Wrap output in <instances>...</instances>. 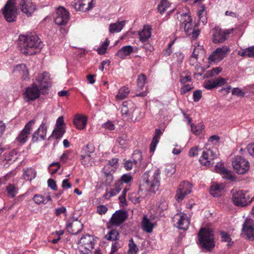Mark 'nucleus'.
Segmentation results:
<instances>
[{"label":"nucleus","instance_id":"f257e3e1","mask_svg":"<svg viewBox=\"0 0 254 254\" xmlns=\"http://www.w3.org/2000/svg\"><path fill=\"white\" fill-rule=\"evenodd\" d=\"M51 86V79L48 72L45 71L38 74L36 82L26 88L24 93L25 100L27 102L35 100L40 97L41 92L42 94H46Z\"/></svg>","mask_w":254,"mask_h":254},{"label":"nucleus","instance_id":"f03ea898","mask_svg":"<svg viewBox=\"0 0 254 254\" xmlns=\"http://www.w3.org/2000/svg\"><path fill=\"white\" fill-rule=\"evenodd\" d=\"M160 171L157 168L144 173L139 182L138 193L142 191L155 193L157 191L160 187Z\"/></svg>","mask_w":254,"mask_h":254},{"label":"nucleus","instance_id":"7ed1b4c3","mask_svg":"<svg viewBox=\"0 0 254 254\" xmlns=\"http://www.w3.org/2000/svg\"><path fill=\"white\" fill-rule=\"evenodd\" d=\"M19 49L25 55H32L40 52L43 44L36 34L20 35L18 41Z\"/></svg>","mask_w":254,"mask_h":254},{"label":"nucleus","instance_id":"20e7f679","mask_svg":"<svg viewBox=\"0 0 254 254\" xmlns=\"http://www.w3.org/2000/svg\"><path fill=\"white\" fill-rule=\"evenodd\" d=\"M199 245L203 251L211 252L215 246L214 233L209 228H202L197 234Z\"/></svg>","mask_w":254,"mask_h":254},{"label":"nucleus","instance_id":"39448f33","mask_svg":"<svg viewBox=\"0 0 254 254\" xmlns=\"http://www.w3.org/2000/svg\"><path fill=\"white\" fill-rule=\"evenodd\" d=\"M15 4L14 0H8L2 9V13L7 22H13L16 20L18 13Z\"/></svg>","mask_w":254,"mask_h":254},{"label":"nucleus","instance_id":"423d86ee","mask_svg":"<svg viewBox=\"0 0 254 254\" xmlns=\"http://www.w3.org/2000/svg\"><path fill=\"white\" fill-rule=\"evenodd\" d=\"M232 200L234 204L238 206H245L248 205L252 201L248 193L242 190H232Z\"/></svg>","mask_w":254,"mask_h":254},{"label":"nucleus","instance_id":"0eeeda50","mask_svg":"<svg viewBox=\"0 0 254 254\" xmlns=\"http://www.w3.org/2000/svg\"><path fill=\"white\" fill-rule=\"evenodd\" d=\"M181 27H184L186 34L188 36L191 35L193 39L197 38L200 33V30L198 29L193 28L192 19L188 14H184L181 16Z\"/></svg>","mask_w":254,"mask_h":254},{"label":"nucleus","instance_id":"6e6552de","mask_svg":"<svg viewBox=\"0 0 254 254\" xmlns=\"http://www.w3.org/2000/svg\"><path fill=\"white\" fill-rule=\"evenodd\" d=\"M232 164L234 171L239 174H245L250 169L249 161L241 156H235L233 159Z\"/></svg>","mask_w":254,"mask_h":254},{"label":"nucleus","instance_id":"1a4fd4ad","mask_svg":"<svg viewBox=\"0 0 254 254\" xmlns=\"http://www.w3.org/2000/svg\"><path fill=\"white\" fill-rule=\"evenodd\" d=\"M95 239L91 235L86 234L83 236L78 241L77 244L80 245V252L83 254H88L93 248Z\"/></svg>","mask_w":254,"mask_h":254},{"label":"nucleus","instance_id":"9d476101","mask_svg":"<svg viewBox=\"0 0 254 254\" xmlns=\"http://www.w3.org/2000/svg\"><path fill=\"white\" fill-rule=\"evenodd\" d=\"M215 148H205L199 159L200 163L204 166H211L214 163L213 160L217 156Z\"/></svg>","mask_w":254,"mask_h":254},{"label":"nucleus","instance_id":"9b49d317","mask_svg":"<svg viewBox=\"0 0 254 254\" xmlns=\"http://www.w3.org/2000/svg\"><path fill=\"white\" fill-rule=\"evenodd\" d=\"M37 117L29 121L25 126L24 128L21 131L16 139L21 144L26 143L28 135L30 134L34 125L36 122Z\"/></svg>","mask_w":254,"mask_h":254},{"label":"nucleus","instance_id":"f8f14e48","mask_svg":"<svg viewBox=\"0 0 254 254\" xmlns=\"http://www.w3.org/2000/svg\"><path fill=\"white\" fill-rule=\"evenodd\" d=\"M69 19V12L63 7H59L54 17L55 23L58 25H64Z\"/></svg>","mask_w":254,"mask_h":254},{"label":"nucleus","instance_id":"ddd939ff","mask_svg":"<svg viewBox=\"0 0 254 254\" xmlns=\"http://www.w3.org/2000/svg\"><path fill=\"white\" fill-rule=\"evenodd\" d=\"M47 132V120L46 117H44L43 120L40 127L37 129L32 134V141L33 142H37L39 138L41 140H45Z\"/></svg>","mask_w":254,"mask_h":254},{"label":"nucleus","instance_id":"4468645a","mask_svg":"<svg viewBox=\"0 0 254 254\" xmlns=\"http://www.w3.org/2000/svg\"><path fill=\"white\" fill-rule=\"evenodd\" d=\"M174 225L179 229L186 230L189 228L190 222L185 214L177 213L173 218Z\"/></svg>","mask_w":254,"mask_h":254},{"label":"nucleus","instance_id":"2eb2a0df","mask_svg":"<svg viewBox=\"0 0 254 254\" xmlns=\"http://www.w3.org/2000/svg\"><path fill=\"white\" fill-rule=\"evenodd\" d=\"M191 188L192 186L189 182L184 181L182 183L176 192V200L182 201L186 195L190 193Z\"/></svg>","mask_w":254,"mask_h":254},{"label":"nucleus","instance_id":"dca6fc26","mask_svg":"<svg viewBox=\"0 0 254 254\" xmlns=\"http://www.w3.org/2000/svg\"><path fill=\"white\" fill-rule=\"evenodd\" d=\"M71 6L75 11L85 12L93 7L92 0H75L71 2Z\"/></svg>","mask_w":254,"mask_h":254},{"label":"nucleus","instance_id":"f3484780","mask_svg":"<svg viewBox=\"0 0 254 254\" xmlns=\"http://www.w3.org/2000/svg\"><path fill=\"white\" fill-rule=\"evenodd\" d=\"M242 232L249 239L254 240V220L246 219L243 225Z\"/></svg>","mask_w":254,"mask_h":254},{"label":"nucleus","instance_id":"a211bd4d","mask_svg":"<svg viewBox=\"0 0 254 254\" xmlns=\"http://www.w3.org/2000/svg\"><path fill=\"white\" fill-rule=\"evenodd\" d=\"M127 215L126 211L120 209L116 211L110 219V223L115 226H119L127 219Z\"/></svg>","mask_w":254,"mask_h":254},{"label":"nucleus","instance_id":"6ab92c4d","mask_svg":"<svg viewBox=\"0 0 254 254\" xmlns=\"http://www.w3.org/2000/svg\"><path fill=\"white\" fill-rule=\"evenodd\" d=\"M19 5L21 11L28 16H31L36 9V5L30 0H21Z\"/></svg>","mask_w":254,"mask_h":254},{"label":"nucleus","instance_id":"aec40b11","mask_svg":"<svg viewBox=\"0 0 254 254\" xmlns=\"http://www.w3.org/2000/svg\"><path fill=\"white\" fill-rule=\"evenodd\" d=\"M67 231L72 235H76L80 233L83 229V224L80 221L77 220L68 223L66 226Z\"/></svg>","mask_w":254,"mask_h":254},{"label":"nucleus","instance_id":"412c9836","mask_svg":"<svg viewBox=\"0 0 254 254\" xmlns=\"http://www.w3.org/2000/svg\"><path fill=\"white\" fill-rule=\"evenodd\" d=\"M87 118L85 116L77 115L74 117L73 123L77 128L82 130L85 128L87 124Z\"/></svg>","mask_w":254,"mask_h":254},{"label":"nucleus","instance_id":"4be33fe9","mask_svg":"<svg viewBox=\"0 0 254 254\" xmlns=\"http://www.w3.org/2000/svg\"><path fill=\"white\" fill-rule=\"evenodd\" d=\"M132 52V46L130 45L125 46L118 51L116 56L122 59H125L127 57L129 56Z\"/></svg>","mask_w":254,"mask_h":254},{"label":"nucleus","instance_id":"5701e85b","mask_svg":"<svg viewBox=\"0 0 254 254\" xmlns=\"http://www.w3.org/2000/svg\"><path fill=\"white\" fill-rule=\"evenodd\" d=\"M151 28L148 25H145L143 29L139 32L140 41L142 42H146L151 36Z\"/></svg>","mask_w":254,"mask_h":254},{"label":"nucleus","instance_id":"b1692460","mask_svg":"<svg viewBox=\"0 0 254 254\" xmlns=\"http://www.w3.org/2000/svg\"><path fill=\"white\" fill-rule=\"evenodd\" d=\"M15 72H18L22 76L23 79H25L27 77L29 74L28 70L25 64H20L16 65L13 70Z\"/></svg>","mask_w":254,"mask_h":254},{"label":"nucleus","instance_id":"393cba45","mask_svg":"<svg viewBox=\"0 0 254 254\" xmlns=\"http://www.w3.org/2000/svg\"><path fill=\"white\" fill-rule=\"evenodd\" d=\"M33 200L37 204L39 205L41 204H46L48 201H51L52 199L50 195L45 196L43 195L38 194L34 196Z\"/></svg>","mask_w":254,"mask_h":254},{"label":"nucleus","instance_id":"a878e982","mask_svg":"<svg viewBox=\"0 0 254 254\" xmlns=\"http://www.w3.org/2000/svg\"><path fill=\"white\" fill-rule=\"evenodd\" d=\"M36 172L33 168H29L23 170V178L27 181H31L36 177Z\"/></svg>","mask_w":254,"mask_h":254},{"label":"nucleus","instance_id":"bb28decb","mask_svg":"<svg viewBox=\"0 0 254 254\" xmlns=\"http://www.w3.org/2000/svg\"><path fill=\"white\" fill-rule=\"evenodd\" d=\"M125 24V21H121L117 23H111L109 26L111 33L119 32L122 30Z\"/></svg>","mask_w":254,"mask_h":254},{"label":"nucleus","instance_id":"cd10ccee","mask_svg":"<svg viewBox=\"0 0 254 254\" xmlns=\"http://www.w3.org/2000/svg\"><path fill=\"white\" fill-rule=\"evenodd\" d=\"M142 226L143 230L147 233H150L152 231L153 225L150 220L147 218L146 216L143 217Z\"/></svg>","mask_w":254,"mask_h":254},{"label":"nucleus","instance_id":"c85d7f7f","mask_svg":"<svg viewBox=\"0 0 254 254\" xmlns=\"http://www.w3.org/2000/svg\"><path fill=\"white\" fill-rule=\"evenodd\" d=\"M205 9V6L204 5H201L199 6L198 11L197 12V15L198 16L199 21H201L204 25L207 23V18L206 16Z\"/></svg>","mask_w":254,"mask_h":254},{"label":"nucleus","instance_id":"c756f323","mask_svg":"<svg viewBox=\"0 0 254 254\" xmlns=\"http://www.w3.org/2000/svg\"><path fill=\"white\" fill-rule=\"evenodd\" d=\"M6 190L9 197L14 198L18 193V188L14 185L9 184L6 187Z\"/></svg>","mask_w":254,"mask_h":254},{"label":"nucleus","instance_id":"7c9ffc66","mask_svg":"<svg viewBox=\"0 0 254 254\" xmlns=\"http://www.w3.org/2000/svg\"><path fill=\"white\" fill-rule=\"evenodd\" d=\"M226 33L225 32H216L213 35V42L220 43L223 42L226 40Z\"/></svg>","mask_w":254,"mask_h":254},{"label":"nucleus","instance_id":"2f4dec72","mask_svg":"<svg viewBox=\"0 0 254 254\" xmlns=\"http://www.w3.org/2000/svg\"><path fill=\"white\" fill-rule=\"evenodd\" d=\"M105 238L109 241H115L119 240L120 235L118 231L116 229L110 230L105 236Z\"/></svg>","mask_w":254,"mask_h":254},{"label":"nucleus","instance_id":"473e14b6","mask_svg":"<svg viewBox=\"0 0 254 254\" xmlns=\"http://www.w3.org/2000/svg\"><path fill=\"white\" fill-rule=\"evenodd\" d=\"M223 188L219 185H215L211 186L210 189V193L214 197H218L221 195Z\"/></svg>","mask_w":254,"mask_h":254},{"label":"nucleus","instance_id":"72a5a7b5","mask_svg":"<svg viewBox=\"0 0 254 254\" xmlns=\"http://www.w3.org/2000/svg\"><path fill=\"white\" fill-rule=\"evenodd\" d=\"M238 55L242 57L254 58V46L247 48L242 51H239Z\"/></svg>","mask_w":254,"mask_h":254},{"label":"nucleus","instance_id":"f704fd0d","mask_svg":"<svg viewBox=\"0 0 254 254\" xmlns=\"http://www.w3.org/2000/svg\"><path fill=\"white\" fill-rule=\"evenodd\" d=\"M129 92V91L128 88L123 87L119 90L118 94L116 96V98L118 100H123L127 97Z\"/></svg>","mask_w":254,"mask_h":254},{"label":"nucleus","instance_id":"c9c22d12","mask_svg":"<svg viewBox=\"0 0 254 254\" xmlns=\"http://www.w3.org/2000/svg\"><path fill=\"white\" fill-rule=\"evenodd\" d=\"M65 132V129L63 127L55 128L52 132V136L56 139H60Z\"/></svg>","mask_w":254,"mask_h":254},{"label":"nucleus","instance_id":"e433bc0d","mask_svg":"<svg viewBox=\"0 0 254 254\" xmlns=\"http://www.w3.org/2000/svg\"><path fill=\"white\" fill-rule=\"evenodd\" d=\"M170 3L167 0H161V2L158 5V11L162 14L169 7Z\"/></svg>","mask_w":254,"mask_h":254},{"label":"nucleus","instance_id":"4c0bfd02","mask_svg":"<svg viewBox=\"0 0 254 254\" xmlns=\"http://www.w3.org/2000/svg\"><path fill=\"white\" fill-rule=\"evenodd\" d=\"M128 246L129 248L128 251V254H135L137 253L138 248L136 244L134 243L132 238L129 240Z\"/></svg>","mask_w":254,"mask_h":254},{"label":"nucleus","instance_id":"58836bf2","mask_svg":"<svg viewBox=\"0 0 254 254\" xmlns=\"http://www.w3.org/2000/svg\"><path fill=\"white\" fill-rule=\"evenodd\" d=\"M132 180V177L131 175L129 174H125L123 175L119 181L118 182L121 183V186H123V183L128 184Z\"/></svg>","mask_w":254,"mask_h":254},{"label":"nucleus","instance_id":"ea45409f","mask_svg":"<svg viewBox=\"0 0 254 254\" xmlns=\"http://www.w3.org/2000/svg\"><path fill=\"white\" fill-rule=\"evenodd\" d=\"M230 50L227 46H223L221 48H217L214 51L216 54H218L221 57L224 58L227 55V52Z\"/></svg>","mask_w":254,"mask_h":254},{"label":"nucleus","instance_id":"a19ab883","mask_svg":"<svg viewBox=\"0 0 254 254\" xmlns=\"http://www.w3.org/2000/svg\"><path fill=\"white\" fill-rule=\"evenodd\" d=\"M160 138V136H156V134L155 133L150 145V151L151 152H154L155 151Z\"/></svg>","mask_w":254,"mask_h":254},{"label":"nucleus","instance_id":"79ce46f5","mask_svg":"<svg viewBox=\"0 0 254 254\" xmlns=\"http://www.w3.org/2000/svg\"><path fill=\"white\" fill-rule=\"evenodd\" d=\"M109 40L108 39H106L105 42L100 46V47L97 49V51L98 54L100 55L104 54L106 52V50L109 46Z\"/></svg>","mask_w":254,"mask_h":254},{"label":"nucleus","instance_id":"37998d69","mask_svg":"<svg viewBox=\"0 0 254 254\" xmlns=\"http://www.w3.org/2000/svg\"><path fill=\"white\" fill-rule=\"evenodd\" d=\"M203 87L207 90H212L216 88L214 80H206L203 82Z\"/></svg>","mask_w":254,"mask_h":254},{"label":"nucleus","instance_id":"c03bdc74","mask_svg":"<svg viewBox=\"0 0 254 254\" xmlns=\"http://www.w3.org/2000/svg\"><path fill=\"white\" fill-rule=\"evenodd\" d=\"M146 79V77L144 74L141 73L138 75L137 79V85L139 88L142 89Z\"/></svg>","mask_w":254,"mask_h":254},{"label":"nucleus","instance_id":"a18cd8bd","mask_svg":"<svg viewBox=\"0 0 254 254\" xmlns=\"http://www.w3.org/2000/svg\"><path fill=\"white\" fill-rule=\"evenodd\" d=\"M223 58L221 57L218 54L213 52V54L210 55L208 57L209 62L218 63L221 61Z\"/></svg>","mask_w":254,"mask_h":254},{"label":"nucleus","instance_id":"49530a36","mask_svg":"<svg viewBox=\"0 0 254 254\" xmlns=\"http://www.w3.org/2000/svg\"><path fill=\"white\" fill-rule=\"evenodd\" d=\"M221 174L223 175V178H226L227 180L231 181H233L234 180V177L232 175L231 171L226 168H225L222 170Z\"/></svg>","mask_w":254,"mask_h":254},{"label":"nucleus","instance_id":"de8ad7c7","mask_svg":"<svg viewBox=\"0 0 254 254\" xmlns=\"http://www.w3.org/2000/svg\"><path fill=\"white\" fill-rule=\"evenodd\" d=\"M220 235L223 241L228 243L227 244L228 246H231L233 244L230 236L227 233L224 231L221 232Z\"/></svg>","mask_w":254,"mask_h":254},{"label":"nucleus","instance_id":"09e8293b","mask_svg":"<svg viewBox=\"0 0 254 254\" xmlns=\"http://www.w3.org/2000/svg\"><path fill=\"white\" fill-rule=\"evenodd\" d=\"M81 160L82 165L88 166L90 164L91 160L90 154H85V155H82L81 156Z\"/></svg>","mask_w":254,"mask_h":254},{"label":"nucleus","instance_id":"8fccbe9b","mask_svg":"<svg viewBox=\"0 0 254 254\" xmlns=\"http://www.w3.org/2000/svg\"><path fill=\"white\" fill-rule=\"evenodd\" d=\"M190 125L191 126L192 132L195 135L199 134L202 129L203 126H201V125L195 126V125L191 123Z\"/></svg>","mask_w":254,"mask_h":254},{"label":"nucleus","instance_id":"3c124183","mask_svg":"<svg viewBox=\"0 0 254 254\" xmlns=\"http://www.w3.org/2000/svg\"><path fill=\"white\" fill-rule=\"evenodd\" d=\"M123 187L121 186V182H116L115 185V188L111 189L110 191L113 194H115V196L118 194L122 190Z\"/></svg>","mask_w":254,"mask_h":254},{"label":"nucleus","instance_id":"603ef678","mask_svg":"<svg viewBox=\"0 0 254 254\" xmlns=\"http://www.w3.org/2000/svg\"><path fill=\"white\" fill-rule=\"evenodd\" d=\"M117 141L121 146H124L127 142V137L125 134H123L117 139Z\"/></svg>","mask_w":254,"mask_h":254},{"label":"nucleus","instance_id":"864d4df0","mask_svg":"<svg viewBox=\"0 0 254 254\" xmlns=\"http://www.w3.org/2000/svg\"><path fill=\"white\" fill-rule=\"evenodd\" d=\"M232 94L238 97H244L245 92L240 89L239 88H234L232 90Z\"/></svg>","mask_w":254,"mask_h":254},{"label":"nucleus","instance_id":"5fc2aeb1","mask_svg":"<svg viewBox=\"0 0 254 254\" xmlns=\"http://www.w3.org/2000/svg\"><path fill=\"white\" fill-rule=\"evenodd\" d=\"M193 88L192 84H186L181 88L180 92L182 95L186 94L188 92L190 91Z\"/></svg>","mask_w":254,"mask_h":254},{"label":"nucleus","instance_id":"6e6d98bb","mask_svg":"<svg viewBox=\"0 0 254 254\" xmlns=\"http://www.w3.org/2000/svg\"><path fill=\"white\" fill-rule=\"evenodd\" d=\"M105 176H106V179L105 183L106 185L110 186L111 184L113 182L114 177L110 172H105Z\"/></svg>","mask_w":254,"mask_h":254},{"label":"nucleus","instance_id":"4d7b16f0","mask_svg":"<svg viewBox=\"0 0 254 254\" xmlns=\"http://www.w3.org/2000/svg\"><path fill=\"white\" fill-rule=\"evenodd\" d=\"M216 88L224 85L226 83V80L225 78L219 77L214 80Z\"/></svg>","mask_w":254,"mask_h":254},{"label":"nucleus","instance_id":"13d9d810","mask_svg":"<svg viewBox=\"0 0 254 254\" xmlns=\"http://www.w3.org/2000/svg\"><path fill=\"white\" fill-rule=\"evenodd\" d=\"M128 190V189L127 188H125L123 191L122 192V194L119 196V199L121 203L123 204H125L126 203L127 201L126 199V196L127 191Z\"/></svg>","mask_w":254,"mask_h":254},{"label":"nucleus","instance_id":"bf43d9fd","mask_svg":"<svg viewBox=\"0 0 254 254\" xmlns=\"http://www.w3.org/2000/svg\"><path fill=\"white\" fill-rule=\"evenodd\" d=\"M202 97V92L200 90H196L193 92V98L194 102H198Z\"/></svg>","mask_w":254,"mask_h":254},{"label":"nucleus","instance_id":"052dcab7","mask_svg":"<svg viewBox=\"0 0 254 254\" xmlns=\"http://www.w3.org/2000/svg\"><path fill=\"white\" fill-rule=\"evenodd\" d=\"M84 151L86 154H90V153H92L95 151L94 146L92 144L88 143L86 145Z\"/></svg>","mask_w":254,"mask_h":254},{"label":"nucleus","instance_id":"680f3d73","mask_svg":"<svg viewBox=\"0 0 254 254\" xmlns=\"http://www.w3.org/2000/svg\"><path fill=\"white\" fill-rule=\"evenodd\" d=\"M198 151L199 147L198 146L192 147L190 150L189 152V155L190 157H194L198 155Z\"/></svg>","mask_w":254,"mask_h":254},{"label":"nucleus","instance_id":"e2e57ef3","mask_svg":"<svg viewBox=\"0 0 254 254\" xmlns=\"http://www.w3.org/2000/svg\"><path fill=\"white\" fill-rule=\"evenodd\" d=\"M48 184L49 187L54 190H57L58 187L56 184V182L55 180L52 179H50L48 181Z\"/></svg>","mask_w":254,"mask_h":254},{"label":"nucleus","instance_id":"0e129e2a","mask_svg":"<svg viewBox=\"0 0 254 254\" xmlns=\"http://www.w3.org/2000/svg\"><path fill=\"white\" fill-rule=\"evenodd\" d=\"M102 127L106 128L110 130H113L115 129V125L111 122L108 121L103 124Z\"/></svg>","mask_w":254,"mask_h":254},{"label":"nucleus","instance_id":"69168bd1","mask_svg":"<svg viewBox=\"0 0 254 254\" xmlns=\"http://www.w3.org/2000/svg\"><path fill=\"white\" fill-rule=\"evenodd\" d=\"M108 210V208L104 205H100L97 207V212L99 214H105Z\"/></svg>","mask_w":254,"mask_h":254},{"label":"nucleus","instance_id":"338daca9","mask_svg":"<svg viewBox=\"0 0 254 254\" xmlns=\"http://www.w3.org/2000/svg\"><path fill=\"white\" fill-rule=\"evenodd\" d=\"M180 82L182 84H185L186 82L191 81V77L190 75H186L185 76L180 75Z\"/></svg>","mask_w":254,"mask_h":254},{"label":"nucleus","instance_id":"774afa93","mask_svg":"<svg viewBox=\"0 0 254 254\" xmlns=\"http://www.w3.org/2000/svg\"><path fill=\"white\" fill-rule=\"evenodd\" d=\"M66 211V208L64 206H62L60 208H57L55 209V215L57 216H60L62 213H65Z\"/></svg>","mask_w":254,"mask_h":254}]
</instances>
